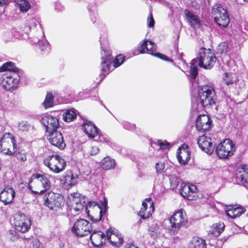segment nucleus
Returning <instances> with one entry per match:
<instances>
[{
	"instance_id": "f257e3e1",
	"label": "nucleus",
	"mask_w": 248,
	"mask_h": 248,
	"mask_svg": "<svg viewBox=\"0 0 248 248\" xmlns=\"http://www.w3.org/2000/svg\"><path fill=\"white\" fill-rule=\"evenodd\" d=\"M50 187L51 182L45 174H33L30 179L28 187L34 194L44 193Z\"/></svg>"
},
{
	"instance_id": "f03ea898",
	"label": "nucleus",
	"mask_w": 248,
	"mask_h": 248,
	"mask_svg": "<svg viewBox=\"0 0 248 248\" xmlns=\"http://www.w3.org/2000/svg\"><path fill=\"white\" fill-rule=\"evenodd\" d=\"M0 152L7 155L24 154L22 150L17 147L16 140L11 133H6L0 139Z\"/></svg>"
},
{
	"instance_id": "7ed1b4c3",
	"label": "nucleus",
	"mask_w": 248,
	"mask_h": 248,
	"mask_svg": "<svg viewBox=\"0 0 248 248\" xmlns=\"http://www.w3.org/2000/svg\"><path fill=\"white\" fill-rule=\"evenodd\" d=\"M198 96L201 104L204 108H209L216 103V92L211 86L203 85L199 86Z\"/></svg>"
},
{
	"instance_id": "20e7f679",
	"label": "nucleus",
	"mask_w": 248,
	"mask_h": 248,
	"mask_svg": "<svg viewBox=\"0 0 248 248\" xmlns=\"http://www.w3.org/2000/svg\"><path fill=\"white\" fill-rule=\"evenodd\" d=\"M194 60L198 63L199 67L210 70L215 64L217 58L214 53L210 48L202 47L200 49L198 56Z\"/></svg>"
},
{
	"instance_id": "39448f33",
	"label": "nucleus",
	"mask_w": 248,
	"mask_h": 248,
	"mask_svg": "<svg viewBox=\"0 0 248 248\" xmlns=\"http://www.w3.org/2000/svg\"><path fill=\"white\" fill-rule=\"evenodd\" d=\"M212 14L215 23L219 27L226 28L229 24L230 20L228 12L221 4H215L213 6Z\"/></svg>"
},
{
	"instance_id": "423d86ee",
	"label": "nucleus",
	"mask_w": 248,
	"mask_h": 248,
	"mask_svg": "<svg viewBox=\"0 0 248 248\" xmlns=\"http://www.w3.org/2000/svg\"><path fill=\"white\" fill-rule=\"evenodd\" d=\"M186 214L182 210L175 212L170 219L171 225L169 229V232L170 234H176L180 229L186 225Z\"/></svg>"
},
{
	"instance_id": "0eeeda50",
	"label": "nucleus",
	"mask_w": 248,
	"mask_h": 248,
	"mask_svg": "<svg viewBox=\"0 0 248 248\" xmlns=\"http://www.w3.org/2000/svg\"><path fill=\"white\" fill-rule=\"evenodd\" d=\"M44 164L52 172L59 173L64 170L66 162L61 156H49L44 160Z\"/></svg>"
},
{
	"instance_id": "6e6552de",
	"label": "nucleus",
	"mask_w": 248,
	"mask_h": 248,
	"mask_svg": "<svg viewBox=\"0 0 248 248\" xmlns=\"http://www.w3.org/2000/svg\"><path fill=\"white\" fill-rule=\"evenodd\" d=\"M45 204L50 209L56 210L64 204L63 197L60 194L48 192L44 197Z\"/></svg>"
},
{
	"instance_id": "1a4fd4ad",
	"label": "nucleus",
	"mask_w": 248,
	"mask_h": 248,
	"mask_svg": "<svg viewBox=\"0 0 248 248\" xmlns=\"http://www.w3.org/2000/svg\"><path fill=\"white\" fill-rule=\"evenodd\" d=\"M91 224L83 219L78 220L72 228V232L76 235L82 237L91 232Z\"/></svg>"
},
{
	"instance_id": "9d476101",
	"label": "nucleus",
	"mask_w": 248,
	"mask_h": 248,
	"mask_svg": "<svg viewBox=\"0 0 248 248\" xmlns=\"http://www.w3.org/2000/svg\"><path fill=\"white\" fill-rule=\"evenodd\" d=\"M41 122L45 128L47 134L58 131L60 127L58 119L51 115H45L42 117Z\"/></svg>"
},
{
	"instance_id": "9b49d317",
	"label": "nucleus",
	"mask_w": 248,
	"mask_h": 248,
	"mask_svg": "<svg viewBox=\"0 0 248 248\" xmlns=\"http://www.w3.org/2000/svg\"><path fill=\"white\" fill-rule=\"evenodd\" d=\"M15 227L18 232L25 233L29 231L31 226L30 217L25 215H17L15 218Z\"/></svg>"
},
{
	"instance_id": "f8f14e48",
	"label": "nucleus",
	"mask_w": 248,
	"mask_h": 248,
	"mask_svg": "<svg viewBox=\"0 0 248 248\" xmlns=\"http://www.w3.org/2000/svg\"><path fill=\"white\" fill-rule=\"evenodd\" d=\"M235 151V144L232 140L227 139L217 145L216 153L217 155H233Z\"/></svg>"
},
{
	"instance_id": "ddd939ff",
	"label": "nucleus",
	"mask_w": 248,
	"mask_h": 248,
	"mask_svg": "<svg viewBox=\"0 0 248 248\" xmlns=\"http://www.w3.org/2000/svg\"><path fill=\"white\" fill-rule=\"evenodd\" d=\"M212 120L206 115H199L196 119V128L197 131L204 133L212 128Z\"/></svg>"
},
{
	"instance_id": "4468645a",
	"label": "nucleus",
	"mask_w": 248,
	"mask_h": 248,
	"mask_svg": "<svg viewBox=\"0 0 248 248\" xmlns=\"http://www.w3.org/2000/svg\"><path fill=\"white\" fill-rule=\"evenodd\" d=\"M197 142L200 148L205 153L210 155L212 154L215 147L211 137L207 133L200 136Z\"/></svg>"
},
{
	"instance_id": "2eb2a0df",
	"label": "nucleus",
	"mask_w": 248,
	"mask_h": 248,
	"mask_svg": "<svg viewBox=\"0 0 248 248\" xmlns=\"http://www.w3.org/2000/svg\"><path fill=\"white\" fill-rule=\"evenodd\" d=\"M197 187L190 184L182 183L180 188L182 196L188 200H193L197 197Z\"/></svg>"
},
{
	"instance_id": "dca6fc26",
	"label": "nucleus",
	"mask_w": 248,
	"mask_h": 248,
	"mask_svg": "<svg viewBox=\"0 0 248 248\" xmlns=\"http://www.w3.org/2000/svg\"><path fill=\"white\" fill-rule=\"evenodd\" d=\"M67 203L70 207L72 212H78L83 208V204L80 198V194L75 192L71 193L69 196Z\"/></svg>"
},
{
	"instance_id": "f3484780",
	"label": "nucleus",
	"mask_w": 248,
	"mask_h": 248,
	"mask_svg": "<svg viewBox=\"0 0 248 248\" xmlns=\"http://www.w3.org/2000/svg\"><path fill=\"white\" fill-rule=\"evenodd\" d=\"M0 80L1 86L8 91H13L18 87L19 80L11 76L4 74L2 76Z\"/></svg>"
},
{
	"instance_id": "a211bd4d",
	"label": "nucleus",
	"mask_w": 248,
	"mask_h": 248,
	"mask_svg": "<svg viewBox=\"0 0 248 248\" xmlns=\"http://www.w3.org/2000/svg\"><path fill=\"white\" fill-rule=\"evenodd\" d=\"M154 212V202L151 198H147L142 202V207L139 212V216L142 219H147L152 215Z\"/></svg>"
},
{
	"instance_id": "6ab92c4d",
	"label": "nucleus",
	"mask_w": 248,
	"mask_h": 248,
	"mask_svg": "<svg viewBox=\"0 0 248 248\" xmlns=\"http://www.w3.org/2000/svg\"><path fill=\"white\" fill-rule=\"evenodd\" d=\"M47 138L52 145L56 146L60 149H63L66 146L63 137L61 132L56 131L47 134Z\"/></svg>"
},
{
	"instance_id": "aec40b11",
	"label": "nucleus",
	"mask_w": 248,
	"mask_h": 248,
	"mask_svg": "<svg viewBox=\"0 0 248 248\" xmlns=\"http://www.w3.org/2000/svg\"><path fill=\"white\" fill-rule=\"evenodd\" d=\"M108 240L113 246L117 247L121 245L123 241L122 235L116 230L109 229L106 231Z\"/></svg>"
},
{
	"instance_id": "412c9836",
	"label": "nucleus",
	"mask_w": 248,
	"mask_h": 248,
	"mask_svg": "<svg viewBox=\"0 0 248 248\" xmlns=\"http://www.w3.org/2000/svg\"><path fill=\"white\" fill-rule=\"evenodd\" d=\"M15 196V191L11 186L6 187L0 193V201L4 204H8L12 202Z\"/></svg>"
},
{
	"instance_id": "4be33fe9",
	"label": "nucleus",
	"mask_w": 248,
	"mask_h": 248,
	"mask_svg": "<svg viewBox=\"0 0 248 248\" xmlns=\"http://www.w3.org/2000/svg\"><path fill=\"white\" fill-rule=\"evenodd\" d=\"M236 179L237 182L241 184L248 183V168H247L245 165H242L237 167Z\"/></svg>"
},
{
	"instance_id": "5701e85b",
	"label": "nucleus",
	"mask_w": 248,
	"mask_h": 248,
	"mask_svg": "<svg viewBox=\"0 0 248 248\" xmlns=\"http://www.w3.org/2000/svg\"><path fill=\"white\" fill-rule=\"evenodd\" d=\"M184 13L186 19L193 29L200 28L201 22L198 16L195 15L192 11L187 9L185 10Z\"/></svg>"
},
{
	"instance_id": "b1692460",
	"label": "nucleus",
	"mask_w": 248,
	"mask_h": 248,
	"mask_svg": "<svg viewBox=\"0 0 248 248\" xmlns=\"http://www.w3.org/2000/svg\"><path fill=\"white\" fill-rule=\"evenodd\" d=\"M96 206V208L99 210V218H92L91 219L94 222H97V221H100L101 219V217L103 216L104 214H105L106 213V210L107 208V200L105 199L102 202V206L104 207V210H103L102 209H101L100 206H99L98 204H97L96 202H88L87 204L86 205L85 207V210L87 214H89V208H91L92 207H95Z\"/></svg>"
},
{
	"instance_id": "393cba45",
	"label": "nucleus",
	"mask_w": 248,
	"mask_h": 248,
	"mask_svg": "<svg viewBox=\"0 0 248 248\" xmlns=\"http://www.w3.org/2000/svg\"><path fill=\"white\" fill-rule=\"evenodd\" d=\"M90 239L92 244L94 246H99L105 244L106 242L107 235L101 231H94L91 232Z\"/></svg>"
},
{
	"instance_id": "a878e982",
	"label": "nucleus",
	"mask_w": 248,
	"mask_h": 248,
	"mask_svg": "<svg viewBox=\"0 0 248 248\" xmlns=\"http://www.w3.org/2000/svg\"><path fill=\"white\" fill-rule=\"evenodd\" d=\"M78 178V175L73 174L71 170H69L65 172L61 182L64 185L72 187L77 184Z\"/></svg>"
},
{
	"instance_id": "bb28decb",
	"label": "nucleus",
	"mask_w": 248,
	"mask_h": 248,
	"mask_svg": "<svg viewBox=\"0 0 248 248\" xmlns=\"http://www.w3.org/2000/svg\"><path fill=\"white\" fill-rule=\"evenodd\" d=\"M225 212L227 216L234 219L240 217L245 212V210L242 207L229 205L227 207Z\"/></svg>"
},
{
	"instance_id": "cd10ccee",
	"label": "nucleus",
	"mask_w": 248,
	"mask_h": 248,
	"mask_svg": "<svg viewBox=\"0 0 248 248\" xmlns=\"http://www.w3.org/2000/svg\"><path fill=\"white\" fill-rule=\"evenodd\" d=\"M83 126L85 132L89 138H94L98 135V129L92 122H86Z\"/></svg>"
},
{
	"instance_id": "c85d7f7f",
	"label": "nucleus",
	"mask_w": 248,
	"mask_h": 248,
	"mask_svg": "<svg viewBox=\"0 0 248 248\" xmlns=\"http://www.w3.org/2000/svg\"><path fill=\"white\" fill-rule=\"evenodd\" d=\"M100 165L103 170H108L114 168L115 161L109 156H106L101 161Z\"/></svg>"
},
{
	"instance_id": "c756f323",
	"label": "nucleus",
	"mask_w": 248,
	"mask_h": 248,
	"mask_svg": "<svg viewBox=\"0 0 248 248\" xmlns=\"http://www.w3.org/2000/svg\"><path fill=\"white\" fill-rule=\"evenodd\" d=\"M189 247V248H206L205 241L198 237H193Z\"/></svg>"
},
{
	"instance_id": "7c9ffc66",
	"label": "nucleus",
	"mask_w": 248,
	"mask_h": 248,
	"mask_svg": "<svg viewBox=\"0 0 248 248\" xmlns=\"http://www.w3.org/2000/svg\"><path fill=\"white\" fill-rule=\"evenodd\" d=\"M151 144L153 148H155V146H158V150H169L171 147L170 143L166 140H158L156 142H152Z\"/></svg>"
},
{
	"instance_id": "2f4dec72",
	"label": "nucleus",
	"mask_w": 248,
	"mask_h": 248,
	"mask_svg": "<svg viewBox=\"0 0 248 248\" xmlns=\"http://www.w3.org/2000/svg\"><path fill=\"white\" fill-rule=\"evenodd\" d=\"M190 67L189 71V77L191 79L195 80L196 77L198 74L197 66L198 63L195 60L193 59L190 62Z\"/></svg>"
},
{
	"instance_id": "473e14b6",
	"label": "nucleus",
	"mask_w": 248,
	"mask_h": 248,
	"mask_svg": "<svg viewBox=\"0 0 248 248\" xmlns=\"http://www.w3.org/2000/svg\"><path fill=\"white\" fill-rule=\"evenodd\" d=\"M54 96L52 93L48 92L45 97V99L42 103L45 109L52 108L54 106Z\"/></svg>"
},
{
	"instance_id": "72a5a7b5",
	"label": "nucleus",
	"mask_w": 248,
	"mask_h": 248,
	"mask_svg": "<svg viewBox=\"0 0 248 248\" xmlns=\"http://www.w3.org/2000/svg\"><path fill=\"white\" fill-rule=\"evenodd\" d=\"M1 72L7 71L17 72L18 71V69L15 66L14 62H8L2 65L1 66Z\"/></svg>"
},
{
	"instance_id": "f704fd0d",
	"label": "nucleus",
	"mask_w": 248,
	"mask_h": 248,
	"mask_svg": "<svg viewBox=\"0 0 248 248\" xmlns=\"http://www.w3.org/2000/svg\"><path fill=\"white\" fill-rule=\"evenodd\" d=\"M77 118V114L75 111L68 109L63 114V120L66 122H70Z\"/></svg>"
},
{
	"instance_id": "c9c22d12",
	"label": "nucleus",
	"mask_w": 248,
	"mask_h": 248,
	"mask_svg": "<svg viewBox=\"0 0 248 248\" xmlns=\"http://www.w3.org/2000/svg\"><path fill=\"white\" fill-rule=\"evenodd\" d=\"M148 232L149 235L152 237L155 238L159 234V227L157 224H153L149 226Z\"/></svg>"
},
{
	"instance_id": "e433bc0d",
	"label": "nucleus",
	"mask_w": 248,
	"mask_h": 248,
	"mask_svg": "<svg viewBox=\"0 0 248 248\" xmlns=\"http://www.w3.org/2000/svg\"><path fill=\"white\" fill-rule=\"evenodd\" d=\"M112 59L111 51L108 49L102 48L101 61L112 62Z\"/></svg>"
},
{
	"instance_id": "4c0bfd02",
	"label": "nucleus",
	"mask_w": 248,
	"mask_h": 248,
	"mask_svg": "<svg viewBox=\"0 0 248 248\" xmlns=\"http://www.w3.org/2000/svg\"><path fill=\"white\" fill-rule=\"evenodd\" d=\"M224 225L223 223L216 224L212 227L211 232L215 236L219 235L223 231Z\"/></svg>"
},
{
	"instance_id": "58836bf2",
	"label": "nucleus",
	"mask_w": 248,
	"mask_h": 248,
	"mask_svg": "<svg viewBox=\"0 0 248 248\" xmlns=\"http://www.w3.org/2000/svg\"><path fill=\"white\" fill-rule=\"evenodd\" d=\"M186 154V155H190L191 152L188 145L184 143L180 146L176 152V155H180L181 154Z\"/></svg>"
},
{
	"instance_id": "ea45409f",
	"label": "nucleus",
	"mask_w": 248,
	"mask_h": 248,
	"mask_svg": "<svg viewBox=\"0 0 248 248\" xmlns=\"http://www.w3.org/2000/svg\"><path fill=\"white\" fill-rule=\"evenodd\" d=\"M124 59L125 57L123 54L118 55L112 62L113 66L115 68L119 67L123 63Z\"/></svg>"
},
{
	"instance_id": "a19ab883",
	"label": "nucleus",
	"mask_w": 248,
	"mask_h": 248,
	"mask_svg": "<svg viewBox=\"0 0 248 248\" xmlns=\"http://www.w3.org/2000/svg\"><path fill=\"white\" fill-rule=\"evenodd\" d=\"M228 44L226 42H221L220 43L217 48V53L220 54L225 53L228 51Z\"/></svg>"
},
{
	"instance_id": "79ce46f5",
	"label": "nucleus",
	"mask_w": 248,
	"mask_h": 248,
	"mask_svg": "<svg viewBox=\"0 0 248 248\" xmlns=\"http://www.w3.org/2000/svg\"><path fill=\"white\" fill-rule=\"evenodd\" d=\"M20 10L23 12L27 11L30 8V3L28 0H18Z\"/></svg>"
},
{
	"instance_id": "37998d69",
	"label": "nucleus",
	"mask_w": 248,
	"mask_h": 248,
	"mask_svg": "<svg viewBox=\"0 0 248 248\" xmlns=\"http://www.w3.org/2000/svg\"><path fill=\"white\" fill-rule=\"evenodd\" d=\"M111 63L112 62H110L109 61L107 62L101 61V71L103 73H106L107 74H108L110 71V66Z\"/></svg>"
},
{
	"instance_id": "c03bdc74",
	"label": "nucleus",
	"mask_w": 248,
	"mask_h": 248,
	"mask_svg": "<svg viewBox=\"0 0 248 248\" xmlns=\"http://www.w3.org/2000/svg\"><path fill=\"white\" fill-rule=\"evenodd\" d=\"M146 53L154 55V52L155 51V45L150 41H148L147 43V47H146Z\"/></svg>"
},
{
	"instance_id": "a18cd8bd",
	"label": "nucleus",
	"mask_w": 248,
	"mask_h": 248,
	"mask_svg": "<svg viewBox=\"0 0 248 248\" xmlns=\"http://www.w3.org/2000/svg\"><path fill=\"white\" fill-rule=\"evenodd\" d=\"M30 127L29 124L27 121H21L18 124V129L22 132H27Z\"/></svg>"
},
{
	"instance_id": "49530a36",
	"label": "nucleus",
	"mask_w": 248,
	"mask_h": 248,
	"mask_svg": "<svg viewBox=\"0 0 248 248\" xmlns=\"http://www.w3.org/2000/svg\"><path fill=\"white\" fill-rule=\"evenodd\" d=\"M223 80L225 82L226 84L227 85H229L230 84H232L233 83L232 77V75L227 72L224 74Z\"/></svg>"
},
{
	"instance_id": "de8ad7c7",
	"label": "nucleus",
	"mask_w": 248,
	"mask_h": 248,
	"mask_svg": "<svg viewBox=\"0 0 248 248\" xmlns=\"http://www.w3.org/2000/svg\"><path fill=\"white\" fill-rule=\"evenodd\" d=\"M169 180L170 186L172 188L176 187L179 183L178 179L174 175L170 176Z\"/></svg>"
},
{
	"instance_id": "09e8293b",
	"label": "nucleus",
	"mask_w": 248,
	"mask_h": 248,
	"mask_svg": "<svg viewBox=\"0 0 248 248\" xmlns=\"http://www.w3.org/2000/svg\"><path fill=\"white\" fill-rule=\"evenodd\" d=\"M177 158L180 164L185 165L190 160V156H177Z\"/></svg>"
},
{
	"instance_id": "8fccbe9b",
	"label": "nucleus",
	"mask_w": 248,
	"mask_h": 248,
	"mask_svg": "<svg viewBox=\"0 0 248 248\" xmlns=\"http://www.w3.org/2000/svg\"><path fill=\"white\" fill-rule=\"evenodd\" d=\"M155 23V20L153 17V15L152 12L151 11L149 13L148 17H147V25L148 27L149 28H152L154 27Z\"/></svg>"
},
{
	"instance_id": "3c124183",
	"label": "nucleus",
	"mask_w": 248,
	"mask_h": 248,
	"mask_svg": "<svg viewBox=\"0 0 248 248\" xmlns=\"http://www.w3.org/2000/svg\"><path fill=\"white\" fill-rule=\"evenodd\" d=\"M147 43H148V40H144L142 44H140L137 47V50L140 53H145V49L147 47Z\"/></svg>"
},
{
	"instance_id": "603ef678",
	"label": "nucleus",
	"mask_w": 248,
	"mask_h": 248,
	"mask_svg": "<svg viewBox=\"0 0 248 248\" xmlns=\"http://www.w3.org/2000/svg\"><path fill=\"white\" fill-rule=\"evenodd\" d=\"M156 171L157 173L162 172L165 168V164L164 163H156L155 164Z\"/></svg>"
},
{
	"instance_id": "864d4df0",
	"label": "nucleus",
	"mask_w": 248,
	"mask_h": 248,
	"mask_svg": "<svg viewBox=\"0 0 248 248\" xmlns=\"http://www.w3.org/2000/svg\"><path fill=\"white\" fill-rule=\"evenodd\" d=\"M154 56L167 62L171 61L170 59L166 55L159 52L155 53L154 54Z\"/></svg>"
},
{
	"instance_id": "5fc2aeb1",
	"label": "nucleus",
	"mask_w": 248,
	"mask_h": 248,
	"mask_svg": "<svg viewBox=\"0 0 248 248\" xmlns=\"http://www.w3.org/2000/svg\"><path fill=\"white\" fill-rule=\"evenodd\" d=\"M31 244L32 248H39L40 246L39 240L36 238L31 239Z\"/></svg>"
},
{
	"instance_id": "6e6d98bb",
	"label": "nucleus",
	"mask_w": 248,
	"mask_h": 248,
	"mask_svg": "<svg viewBox=\"0 0 248 248\" xmlns=\"http://www.w3.org/2000/svg\"><path fill=\"white\" fill-rule=\"evenodd\" d=\"M99 149L97 146H93L91 151L90 155H96L99 153Z\"/></svg>"
},
{
	"instance_id": "4d7b16f0",
	"label": "nucleus",
	"mask_w": 248,
	"mask_h": 248,
	"mask_svg": "<svg viewBox=\"0 0 248 248\" xmlns=\"http://www.w3.org/2000/svg\"><path fill=\"white\" fill-rule=\"evenodd\" d=\"M17 159L21 160L22 161H24L26 160V156H17Z\"/></svg>"
},
{
	"instance_id": "13d9d810",
	"label": "nucleus",
	"mask_w": 248,
	"mask_h": 248,
	"mask_svg": "<svg viewBox=\"0 0 248 248\" xmlns=\"http://www.w3.org/2000/svg\"><path fill=\"white\" fill-rule=\"evenodd\" d=\"M218 157L220 159H228L229 156H228V155H226V156H218Z\"/></svg>"
},
{
	"instance_id": "bf43d9fd",
	"label": "nucleus",
	"mask_w": 248,
	"mask_h": 248,
	"mask_svg": "<svg viewBox=\"0 0 248 248\" xmlns=\"http://www.w3.org/2000/svg\"><path fill=\"white\" fill-rule=\"evenodd\" d=\"M245 1H248V0H244Z\"/></svg>"
},
{
	"instance_id": "052dcab7",
	"label": "nucleus",
	"mask_w": 248,
	"mask_h": 248,
	"mask_svg": "<svg viewBox=\"0 0 248 248\" xmlns=\"http://www.w3.org/2000/svg\"><path fill=\"white\" fill-rule=\"evenodd\" d=\"M0 72H1V67H0Z\"/></svg>"
}]
</instances>
